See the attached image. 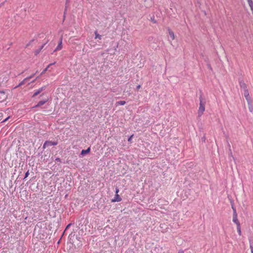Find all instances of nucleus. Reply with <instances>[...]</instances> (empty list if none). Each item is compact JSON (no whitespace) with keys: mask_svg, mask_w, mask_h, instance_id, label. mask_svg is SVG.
<instances>
[{"mask_svg":"<svg viewBox=\"0 0 253 253\" xmlns=\"http://www.w3.org/2000/svg\"><path fill=\"white\" fill-rule=\"evenodd\" d=\"M205 102L203 101V99L201 97H200V106L198 111V114L199 116H201L205 111Z\"/></svg>","mask_w":253,"mask_h":253,"instance_id":"nucleus-1","label":"nucleus"},{"mask_svg":"<svg viewBox=\"0 0 253 253\" xmlns=\"http://www.w3.org/2000/svg\"><path fill=\"white\" fill-rule=\"evenodd\" d=\"M244 96L248 102V104H250L251 101H252V98L251 96H250L249 91L248 89L247 88V87L246 85L244 87Z\"/></svg>","mask_w":253,"mask_h":253,"instance_id":"nucleus-2","label":"nucleus"},{"mask_svg":"<svg viewBox=\"0 0 253 253\" xmlns=\"http://www.w3.org/2000/svg\"><path fill=\"white\" fill-rule=\"evenodd\" d=\"M233 209V221L236 224V225H240V223L237 218V213L236 212V209Z\"/></svg>","mask_w":253,"mask_h":253,"instance_id":"nucleus-3","label":"nucleus"},{"mask_svg":"<svg viewBox=\"0 0 253 253\" xmlns=\"http://www.w3.org/2000/svg\"><path fill=\"white\" fill-rule=\"evenodd\" d=\"M57 144V142H52L50 141H46L44 142V143L43 145V148L45 149V148L52 146V145H56Z\"/></svg>","mask_w":253,"mask_h":253,"instance_id":"nucleus-4","label":"nucleus"},{"mask_svg":"<svg viewBox=\"0 0 253 253\" xmlns=\"http://www.w3.org/2000/svg\"><path fill=\"white\" fill-rule=\"evenodd\" d=\"M7 98V95L3 91H0V102L5 101Z\"/></svg>","mask_w":253,"mask_h":253,"instance_id":"nucleus-5","label":"nucleus"},{"mask_svg":"<svg viewBox=\"0 0 253 253\" xmlns=\"http://www.w3.org/2000/svg\"><path fill=\"white\" fill-rule=\"evenodd\" d=\"M62 40H63V37H62V36H61L60 39V41L59 42L56 48H55V49L54 50V51L60 50L62 49V48H63Z\"/></svg>","mask_w":253,"mask_h":253,"instance_id":"nucleus-6","label":"nucleus"},{"mask_svg":"<svg viewBox=\"0 0 253 253\" xmlns=\"http://www.w3.org/2000/svg\"><path fill=\"white\" fill-rule=\"evenodd\" d=\"M122 201V198L118 194H116L114 199L112 200V202H120Z\"/></svg>","mask_w":253,"mask_h":253,"instance_id":"nucleus-7","label":"nucleus"},{"mask_svg":"<svg viewBox=\"0 0 253 253\" xmlns=\"http://www.w3.org/2000/svg\"><path fill=\"white\" fill-rule=\"evenodd\" d=\"M47 100H48V99H46L45 100L41 101L39 102V103L37 104V105H36L35 106V107H39V106L43 105L44 104H45L47 101Z\"/></svg>","mask_w":253,"mask_h":253,"instance_id":"nucleus-8","label":"nucleus"},{"mask_svg":"<svg viewBox=\"0 0 253 253\" xmlns=\"http://www.w3.org/2000/svg\"><path fill=\"white\" fill-rule=\"evenodd\" d=\"M248 3L250 7L251 11L253 12V1L252 0H247Z\"/></svg>","mask_w":253,"mask_h":253,"instance_id":"nucleus-9","label":"nucleus"},{"mask_svg":"<svg viewBox=\"0 0 253 253\" xmlns=\"http://www.w3.org/2000/svg\"><path fill=\"white\" fill-rule=\"evenodd\" d=\"M90 148L89 147L86 150H83L81 152L82 155H84L90 152Z\"/></svg>","mask_w":253,"mask_h":253,"instance_id":"nucleus-10","label":"nucleus"},{"mask_svg":"<svg viewBox=\"0 0 253 253\" xmlns=\"http://www.w3.org/2000/svg\"><path fill=\"white\" fill-rule=\"evenodd\" d=\"M249 106V109L251 112L253 111V106L252 105V101H251L250 104H248Z\"/></svg>","mask_w":253,"mask_h":253,"instance_id":"nucleus-11","label":"nucleus"},{"mask_svg":"<svg viewBox=\"0 0 253 253\" xmlns=\"http://www.w3.org/2000/svg\"><path fill=\"white\" fill-rule=\"evenodd\" d=\"M237 232H238L239 235L240 236H241L242 234V232H241L240 224L237 225Z\"/></svg>","mask_w":253,"mask_h":253,"instance_id":"nucleus-12","label":"nucleus"},{"mask_svg":"<svg viewBox=\"0 0 253 253\" xmlns=\"http://www.w3.org/2000/svg\"><path fill=\"white\" fill-rule=\"evenodd\" d=\"M95 39H101V36L100 35L97 31H96L95 32Z\"/></svg>","mask_w":253,"mask_h":253,"instance_id":"nucleus-13","label":"nucleus"},{"mask_svg":"<svg viewBox=\"0 0 253 253\" xmlns=\"http://www.w3.org/2000/svg\"><path fill=\"white\" fill-rule=\"evenodd\" d=\"M169 35L170 36V37H171V38L172 39V40H174V33L171 31H169Z\"/></svg>","mask_w":253,"mask_h":253,"instance_id":"nucleus-14","label":"nucleus"},{"mask_svg":"<svg viewBox=\"0 0 253 253\" xmlns=\"http://www.w3.org/2000/svg\"><path fill=\"white\" fill-rule=\"evenodd\" d=\"M54 64V63H53V64ZM51 65H52V64H49V65L47 66V67H46V68H45V69H44V70L42 72L41 75H42V74H43L44 73H45V72H46V71H47L48 69L49 68V67Z\"/></svg>","mask_w":253,"mask_h":253,"instance_id":"nucleus-15","label":"nucleus"},{"mask_svg":"<svg viewBox=\"0 0 253 253\" xmlns=\"http://www.w3.org/2000/svg\"><path fill=\"white\" fill-rule=\"evenodd\" d=\"M126 104L125 101H120L117 102V104L120 105H124Z\"/></svg>","mask_w":253,"mask_h":253,"instance_id":"nucleus-16","label":"nucleus"},{"mask_svg":"<svg viewBox=\"0 0 253 253\" xmlns=\"http://www.w3.org/2000/svg\"><path fill=\"white\" fill-rule=\"evenodd\" d=\"M33 76H31V77H29V79H31L32 77H33ZM28 79H29V78H26V79H25L24 80V81H23L22 82H21L20 84H19L18 85V86H20V85H21L23 84H24V82H25L26 80H28Z\"/></svg>","mask_w":253,"mask_h":253,"instance_id":"nucleus-17","label":"nucleus"},{"mask_svg":"<svg viewBox=\"0 0 253 253\" xmlns=\"http://www.w3.org/2000/svg\"><path fill=\"white\" fill-rule=\"evenodd\" d=\"M45 87H42L37 90L39 93H40L42 90L44 89Z\"/></svg>","mask_w":253,"mask_h":253,"instance_id":"nucleus-18","label":"nucleus"},{"mask_svg":"<svg viewBox=\"0 0 253 253\" xmlns=\"http://www.w3.org/2000/svg\"><path fill=\"white\" fill-rule=\"evenodd\" d=\"M39 94V92L37 90H36L34 94H33V96H35Z\"/></svg>","mask_w":253,"mask_h":253,"instance_id":"nucleus-19","label":"nucleus"},{"mask_svg":"<svg viewBox=\"0 0 253 253\" xmlns=\"http://www.w3.org/2000/svg\"><path fill=\"white\" fill-rule=\"evenodd\" d=\"M29 175V171H27L26 173H25V177H24V179H25L26 177H27Z\"/></svg>","mask_w":253,"mask_h":253,"instance_id":"nucleus-20","label":"nucleus"},{"mask_svg":"<svg viewBox=\"0 0 253 253\" xmlns=\"http://www.w3.org/2000/svg\"><path fill=\"white\" fill-rule=\"evenodd\" d=\"M119 192V189L118 188H116L115 193L116 194H118V193Z\"/></svg>","mask_w":253,"mask_h":253,"instance_id":"nucleus-21","label":"nucleus"},{"mask_svg":"<svg viewBox=\"0 0 253 253\" xmlns=\"http://www.w3.org/2000/svg\"><path fill=\"white\" fill-rule=\"evenodd\" d=\"M133 137V135H132L131 136H130L128 139V141H131V139H132V137Z\"/></svg>","mask_w":253,"mask_h":253,"instance_id":"nucleus-22","label":"nucleus"},{"mask_svg":"<svg viewBox=\"0 0 253 253\" xmlns=\"http://www.w3.org/2000/svg\"><path fill=\"white\" fill-rule=\"evenodd\" d=\"M251 253H253V247L251 246Z\"/></svg>","mask_w":253,"mask_h":253,"instance_id":"nucleus-23","label":"nucleus"},{"mask_svg":"<svg viewBox=\"0 0 253 253\" xmlns=\"http://www.w3.org/2000/svg\"><path fill=\"white\" fill-rule=\"evenodd\" d=\"M56 161L57 162H60V158H56Z\"/></svg>","mask_w":253,"mask_h":253,"instance_id":"nucleus-24","label":"nucleus"},{"mask_svg":"<svg viewBox=\"0 0 253 253\" xmlns=\"http://www.w3.org/2000/svg\"><path fill=\"white\" fill-rule=\"evenodd\" d=\"M9 117H7L6 119H5L4 120H3V122H6L9 119Z\"/></svg>","mask_w":253,"mask_h":253,"instance_id":"nucleus-25","label":"nucleus"},{"mask_svg":"<svg viewBox=\"0 0 253 253\" xmlns=\"http://www.w3.org/2000/svg\"><path fill=\"white\" fill-rule=\"evenodd\" d=\"M140 88V85H138V86H137V89H139Z\"/></svg>","mask_w":253,"mask_h":253,"instance_id":"nucleus-26","label":"nucleus"},{"mask_svg":"<svg viewBox=\"0 0 253 253\" xmlns=\"http://www.w3.org/2000/svg\"><path fill=\"white\" fill-rule=\"evenodd\" d=\"M178 253H184L183 251L179 252Z\"/></svg>","mask_w":253,"mask_h":253,"instance_id":"nucleus-27","label":"nucleus"},{"mask_svg":"<svg viewBox=\"0 0 253 253\" xmlns=\"http://www.w3.org/2000/svg\"><path fill=\"white\" fill-rule=\"evenodd\" d=\"M39 52H40V51H39L37 52L36 54L39 53Z\"/></svg>","mask_w":253,"mask_h":253,"instance_id":"nucleus-28","label":"nucleus"},{"mask_svg":"<svg viewBox=\"0 0 253 253\" xmlns=\"http://www.w3.org/2000/svg\"><path fill=\"white\" fill-rule=\"evenodd\" d=\"M70 226V224H68V225L67 226V228H68V226Z\"/></svg>","mask_w":253,"mask_h":253,"instance_id":"nucleus-29","label":"nucleus"}]
</instances>
